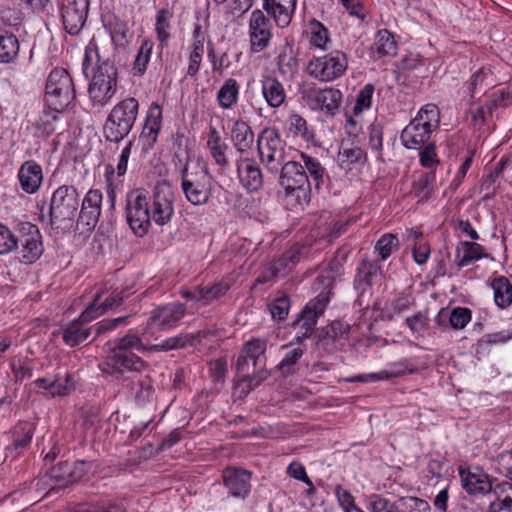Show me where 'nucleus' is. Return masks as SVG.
<instances>
[{"mask_svg": "<svg viewBox=\"0 0 512 512\" xmlns=\"http://www.w3.org/2000/svg\"><path fill=\"white\" fill-rule=\"evenodd\" d=\"M396 42L393 35L386 29L378 31L372 48L373 54L377 58L391 56L396 53Z\"/></svg>", "mask_w": 512, "mask_h": 512, "instance_id": "35", "label": "nucleus"}, {"mask_svg": "<svg viewBox=\"0 0 512 512\" xmlns=\"http://www.w3.org/2000/svg\"><path fill=\"white\" fill-rule=\"evenodd\" d=\"M18 178L21 188L26 193L33 194L38 191L42 183V168L35 161H26L19 169Z\"/></svg>", "mask_w": 512, "mask_h": 512, "instance_id": "25", "label": "nucleus"}, {"mask_svg": "<svg viewBox=\"0 0 512 512\" xmlns=\"http://www.w3.org/2000/svg\"><path fill=\"white\" fill-rule=\"evenodd\" d=\"M301 159L304 163V169L307 172L308 178H311V183H314L316 189H319L322 184H324V179L326 177L325 168L321 165V163L316 159L307 154L301 153Z\"/></svg>", "mask_w": 512, "mask_h": 512, "instance_id": "40", "label": "nucleus"}, {"mask_svg": "<svg viewBox=\"0 0 512 512\" xmlns=\"http://www.w3.org/2000/svg\"><path fill=\"white\" fill-rule=\"evenodd\" d=\"M173 213V193L170 186L165 183L158 184L153 192L151 219L163 226L171 220Z\"/></svg>", "mask_w": 512, "mask_h": 512, "instance_id": "17", "label": "nucleus"}, {"mask_svg": "<svg viewBox=\"0 0 512 512\" xmlns=\"http://www.w3.org/2000/svg\"><path fill=\"white\" fill-rule=\"evenodd\" d=\"M172 17L173 13L168 9H161L157 12L155 30L157 39L162 46L167 45L170 39L169 29L171 28Z\"/></svg>", "mask_w": 512, "mask_h": 512, "instance_id": "43", "label": "nucleus"}, {"mask_svg": "<svg viewBox=\"0 0 512 512\" xmlns=\"http://www.w3.org/2000/svg\"><path fill=\"white\" fill-rule=\"evenodd\" d=\"M139 102L133 97L117 103L108 114L103 126L106 141L119 143L129 135L136 122Z\"/></svg>", "mask_w": 512, "mask_h": 512, "instance_id": "5", "label": "nucleus"}, {"mask_svg": "<svg viewBox=\"0 0 512 512\" xmlns=\"http://www.w3.org/2000/svg\"><path fill=\"white\" fill-rule=\"evenodd\" d=\"M239 85L235 79L229 78L217 93L219 106L223 109L232 108L238 99Z\"/></svg>", "mask_w": 512, "mask_h": 512, "instance_id": "38", "label": "nucleus"}, {"mask_svg": "<svg viewBox=\"0 0 512 512\" xmlns=\"http://www.w3.org/2000/svg\"><path fill=\"white\" fill-rule=\"evenodd\" d=\"M303 349L300 347L293 348L289 350L281 362L277 365V368L283 374H290L293 371L294 365L299 361V359L303 356Z\"/></svg>", "mask_w": 512, "mask_h": 512, "instance_id": "57", "label": "nucleus"}, {"mask_svg": "<svg viewBox=\"0 0 512 512\" xmlns=\"http://www.w3.org/2000/svg\"><path fill=\"white\" fill-rule=\"evenodd\" d=\"M280 74L284 78H292L298 71V59L291 48L283 49L277 57Z\"/></svg>", "mask_w": 512, "mask_h": 512, "instance_id": "41", "label": "nucleus"}, {"mask_svg": "<svg viewBox=\"0 0 512 512\" xmlns=\"http://www.w3.org/2000/svg\"><path fill=\"white\" fill-rule=\"evenodd\" d=\"M378 271V265L372 261L363 260L359 264L354 278V288L359 292L358 302L360 306L364 304L365 295L371 294L372 281L377 277Z\"/></svg>", "mask_w": 512, "mask_h": 512, "instance_id": "24", "label": "nucleus"}, {"mask_svg": "<svg viewBox=\"0 0 512 512\" xmlns=\"http://www.w3.org/2000/svg\"><path fill=\"white\" fill-rule=\"evenodd\" d=\"M398 244L399 241L395 235L386 233L377 241L375 250L379 252L382 260H386Z\"/></svg>", "mask_w": 512, "mask_h": 512, "instance_id": "54", "label": "nucleus"}, {"mask_svg": "<svg viewBox=\"0 0 512 512\" xmlns=\"http://www.w3.org/2000/svg\"><path fill=\"white\" fill-rule=\"evenodd\" d=\"M435 181L436 176L434 171L423 173L418 179L413 181L411 193L419 202L427 201L434 193Z\"/></svg>", "mask_w": 512, "mask_h": 512, "instance_id": "32", "label": "nucleus"}, {"mask_svg": "<svg viewBox=\"0 0 512 512\" xmlns=\"http://www.w3.org/2000/svg\"><path fill=\"white\" fill-rule=\"evenodd\" d=\"M296 4L270 5L269 0H263V9L271 16L280 28L287 27L292 19Z\"/></svg>", "mask_w": 512, "mask_h": 512, "instance_id": "33", "label": "nucleus"}, {"mask_svg": "<svg viewBox=\"0 0 512 512\" xmlns=\"http://www.w3.org/2000/svg\"><path fill=\"white\" fill-rule=\"evenodd\" d=\"M484 248L475 242L462 241L459 243L455 260L459 267H465L483 257Z\"/></svg>", "mask_w": 512, "mask_h": 512, "instance_id": "29", "label": "nucleus"}, {"mask_svg": "<svg viewBox=\"0 0 512 512\" xmlns=\"http://www.w3.org/2000/svg\"><path fill=\"white\" fill-rule=\"evenodd\" d=\"M76 91L73 79L64 68L53 69L47 78L45 101L49 109L64 112L75 101Z\"/></svg>", "mask_w": 512, "mask_h": 512, "instance_id": "7", "label": "nucleus"}, {"mask_svg": "<svg viewBox=\"0 0 512 512\" xmlns=\"http://www.w3.org/2000/svg\"><path fill=\"white\" fill-rule=\"evenodd\" d=\"M280 186L291 206H302L309 202L311 182L303 165L297 161L287 160L279 169Z\"/></svg>", "mask_w": 512, "mask_h": 512, "instance_id": "6", "label": "nucleus"}, {"mask_svg": "<svg viewBox=\"0 0 512 512\" xmlns=\"http://www.w3.org/2000/svg\"><path fill=\"white\" fill-rule=\"evenodd\" d=\"M304 250V246H292L284 252L281 257L272 262L270 266L257 277L256 282L258 284H265L288 275L300 261Z\"/></svg>", "mask_w": 512, "mask_h": 512, "instance_id": "16", "label": "nucleus"}, {"mask_svg": "<svg viewBox=\"0 0 512 512\" xmlns=\"http://www.w3.org/2000/svg\"><path fill=\"white\" fill-rule=\"evenodd\" d=\"M285 147V142L276 128L267 127L258 136L257 149L260 161L273 175H276L281 165L287 161Z\"/></svg>", "mask_w": 512, "mask_h": 512, "instance_id": "10", "label": "nucleus"}, {"mask_svg": "<svg viewBox=\"0 0 512 512\" xmlns=\"http://www.w3.org/2000/svg\"><path fill=\"white\" fill-rule=\"evenodd\" d=\"M250 52L255 54L265 50L272 39V24L260 9L252 11L248 24Z\"/></svg>", "mask_w": 512, "mask_h": 512, "instance_id": "15", "label": "nucleus"}, {"mask_svg": "<svg viewBox=\"0 0 512 512\" xmlns=\"http://www.w3.org/2000/svg\"><path fill=\"white\" fill-rule=\"evenodd\" d=\"M348 67V59L344 52L334 50L323 56L314 57L307 66L308 74L323 82H330L341 77Z\"/></svg>", "mask_w": 512, "mask_h": 512, "instance_id": "11", "label": "nucleus"}, {"mask_svg": "<svg viewBox=\"0 0 512 512\" xmlns=\"http://www.w3.org/2000/svg\"><path fill=\"white\" fill-rule=\"evenodd\" d=\"M19 53L17 37L7 31H0V62H12Z\"/></svg>", "mask_w": 512, "mask_h": 512, "instance_id": "36", "label": "nucleus"}, {"mask_svg": "<svg viewBox=\"0 0 512 512\" xmlns=\"http://www.w3.org/2000/svg\"><path fill=\"white\" fill-rule=\"evenodd\" d=\"M104 357L98 364L100 371L115 380L128 381L126 387L137 405L144 406L155 399L153 380L149 374L136 379L137 374L148 371L149 365L136 352H144L142 339L127 333L123 337L108 341L104 347Z\"/></svg>", "mask_w": 512, "mask_h": 512, "instance_id": "1", "label": "nucleus"}, {"mask_svg": "<svg viewBox=\"0 0 512 512\" xmlns=\"http://www.w3.org/2000/svg\"><path fill=\"white\" fill-rule=\"evenodd\" d=\"M79 194L72 185L59 186L52 194L49 206L50 224L57 228L72 226L79 208Z\"/></svg>", "mask_w": 512, "mask_h": 512, "instance_id": "8", "label": "nucleus"}, {"mask_svg": "<svg viewBox=\"0 0 512 512\" xmlns=\"http://www.w3.org/2000/svg\"><path fill=\"white\" fill-rule=\"evenodd\" d=\"M269 311L274 320L282 321L288 315L290 299L286 295L276 297L269 305Z\"/></svg>", "mask_w": 512, "mask_h": 512, "instance_id": "52", "label": "nucleus"}, {"mask_svg": "<svg viewBox=\"0 0 512 512\" xmlns=\"http://www.w3.org/2000/svg\"><path fill=\"white\" fill-rule=\"evenodd\" d=\"M231 141L239 153H245L253 145V130L245 121L237 120L231 130Z\"/></svg>", "mask_w": 512, "mask_h": 512, "instance_id": "27", "label": "nucleus"}, {"mask_svg": "<svg viewBox=\"0 0 512 512\" xmlns=\"http://www.w3.org/2000/svg\"><path fill=\"white\" fill-rule=\"evenodd\" d=\"M153 46L154 44L150 40H144L142 42L132 67L134 76H142L146 72Z\"/></svg>", "mask_w": 512, "mask_h": 512, "instance_id": "44", "label": "nucleus"}, {"mask_svg": "<svg viewBox=\"0 0 512 512\" xmlns=\"http://www.w3.org/2000/svg\"><path fill=\"white\" fill-rule=\"evenodd\" d=\"M342 270V265L337 260H333L329 263L328 267L317 276L314 286L316 290L321 291L314 299L306 304L293 323L294 327H299L302 338H307L313 333L319 317L323 315L330 301L335 279L342 274Z\"/></svg>", "mask_w": 512, "mask_h": 512, "instance_id": "3", "label": "nucleus"}, {"mask_svg": "<svg viewBox=\"0 0 512 512\" xmlns=\"http://www.w3.org/2000/svg\"><path fill=\"white\" fill-rule=\"evenodd\" d=\"M471 320V311L468 308L457 307L449 315V324L455 329H463Z\"/></svg>", "mask_w": 512, "mask_h": 512, "instance_id": "58", "label": "nucleus"}, {"mask_svg": "<svg viewBox=\"0 0 512 512\" xmlns=\"http://www.w3.org/2000/svg\"><path fill=\"white\" fill-rule=\"evenodd\" d=\"M433 130L412 121L403 129L401 141L408 149H421L428 142Z\"/></svg>", "mask_w": 512, "mask_h": 512, "instance_id": "26", "label": "nucleus"}, {"mask_svg": "<svg viewBox=\"0 0 512 512\" xmlns=\"http://www.w3.org/2000/svg\"><path fill=\"white\" fill-rule=\"evenodd\" d=\"M126 218L137 236H144L150 227L151 214L149 202L143 191L131 192L127 197Z\"/></svg>", "mask_w": 512, "mask_h": 512, "instance_id": "12", "label": "nucleus"}, {"mask_svg": "<svg viewBox=\"0 0 512 512\" xmlns=\"http://www.w3.org/2000/svg\"><path fill=\"white\" fill-rule=\"evenodd\" d=\"M405 370H381L377 373L359 374L349 378V382H376L403 376Z\"/></svg>", "mask_w": 512, "mask_h": 512, "instance_id": "51", "label": "nucleus"}, {"mask_svg": "<svg viewBox=\"0 0 512 512\" xmlns=\"http://www.w3.org/2000/svg\"><path fill=\"white\" fill-rule=\"evenodd\" d=\"M302 98L315 110H321L328 116H334L342 101V93L334 88H318L306 86L302 90Z\"/></svg>", "mask_w": 512, "mask_h": 512, "instance_id": "14", "label": "nucleus"}, {"mask_svg": "<svg viewBox=\"0 0 512 512\" xmlns=\"http://www.w3.org/2000/svg\"><path fill=\"white\" fill-rule=\"evenodd\" d=\"M288 133L297 137H305L307 133L306 120L299 114H291L286 121Z\"/></svg>", "mask_w": 512, "mask_h": 512, "instance_id": "61", "label": "nucleus"}, {"mask_svg": "<svg viewBox=\"0 0 512 512\" xmlns=\"http://www.w3.org/2000/svg\"><path fill=\"white\" fill-rule=\"evenodd\" d=\"M374 93V86L372 84H366L357 94L356 103L353 108L354 114H359L363 110L371 107L372 96Z\"/></svg>", "mask_w": 512, "mask_h": 512, "instance_id": "56", "label": "nucleus"}, {"mask_svg": "<svg viewBox=\"0 0 512 512\" xmlns=\"http://www.w3.org/2000/svg\"><path fill=\"white\" fill-rule=\"evenodd\" d=\"M366 160L365 151L358 146H342L338 153V163L341 169L351 170L352 165L356 163H364Z\"/></svg>", "mask_w": 512, "mask_h": 512, "instance_id": "37", "label": "nucleus"}, {"mask_svg": "<svg viewBox=\"0 0 512 512\" xmlns=\"http://www.w3.org/2000/svg\"><path fill=\"white\" fill-rule=\"evenodd\" d=\"M419 150L420 164L423 167L432 168L439 163L434 142H430L425 146L423 145Z\"/></svg>", "mask_w": 512, "mask_h": 512, "instance_id": "62", "label": "nucleus"}, {"mask_svg": "<svg viewBox=\"0 0 512 512\" xmlns=\"http://www.w3.org/2000/svg\"><path fill=\"white\" fill-rule=\"evenodd\" d=\"M236 166L239 181L245 189L254 192L262 187L263 175L253 159L240 158Z\"/></svg>", "mask_w": 512, "mask_h": 512, "instance_id": "23", "label": "nucleus"}, {"mask_svg": "<svg viewBox=\"0 0 512 512\" xmlns=\"http://www.w3.org/2000/svg\"><path fill=\"white\" fill-rule=\"evenodd\" d=\"M186 313V306L172 302L158 306L151 312L148 324L159 330H168L178 325Z\"/></svg>", "mask_w": 512, "mask_h": 512, "instance_id": "18", "label": "nucleus"}, {"mask_svg": "<svg viewBox=\"0 0 512 512\" xmlns=\"http://www.w3.org/2000/svg\"><path fill=\"white\" fill-rule=\"evenodd\" d=\"M498 469L512 483V450L504 451L498 456Z\"/></svg>", "mask_w": 512, "mask_h": 512, "instance_id": "64", "label": "nucleus"}, {"mask_svg": "<svg viewBox=\"0 0 512 512\" xmlns=\"http://www.w3.org/2000/svg\"><path fill=\"white\" fill-rule=\"evenodd\" d=\"M94 60L96 67L88 87V94L93 105L103 107L110 102L116 92L118 70L110 53L90 43L85 49L83 68H87Z\"/></svg>", "mask_w": 512, "mask_h": 512, "instance_id": "2", "label": "nucleus"}, {"mask_svg": "<svg viewBox=\"0 0 512 512\" xmlns=\"http://www.w3.org/2000/svg\"><path fill=\"white\" fill-rule=\"evenodd\" d=\"M230 286L226 282H218L212 286H199V297L201 298V305L205 306L217 300L226 294Z\"/></svg>", "mask_w": 512, "mask_h": 512, "instance_id": "46", "label": "nucleus"}, {"mask_svg": "<svg viewBox=\"0 0 512 512\" xmlns=\"http://www.w3.org/2000/svg\"><path fill=\"white\" fill-rule=\"evenodd\" d=\"M494 292V302L501 308L505 309L512 304V283L505 276L495 277L491 282Z\"/></svg>", "mask_w": 512, "mask_h": 512, "instance_id": "30", "label": "nucleus"}, {"mask_svg": "<svg viewBox=\"0 0 512 512\" xmlns=\"http://www.w3.org/2000/svg\"><path fill=\"white\" fill-rule=\"evenodd\" d=\"M100 299V294L97 293L93 299V301L86 307V309L80 314L77 320L81 321L83 324H87L88 322L98 318L99 316L105 313L104 308L101 304H98Z\"/></svg>", "mask_w": 512, "mask_h": 512, "instance_id": "60", "label": "nucleus"}, {"mask_svg": "<svg viewBox=\"0 0 512 512\" xmlns=\"http://www.w3.org/2000/svg\"><path fill=\"white\" fill-rule=\"evenodd\" d=\"M49 477L55 481V485L50 488L47 495L55 489L65 488L70 485V463H59L49 471Z\"/></svg>", "mask_w": 512, "mask_h": 512, "instance_id": "45", "label": "nucleus"}, {"mask_svg": "<svg viewBox=\"0 0 512 512\" xmlns=\"http://www.w3.org/2000/svg\"><path fill=\"white\" fill-rule=\"evenodd\" d=\"M42 236L39 228L30 222H21L12 232L0 223V255L16 252L20 262L32 264L43 254Z\"/></svg>", "mask_w": 512, "mask_h": 512, "instance_id": "4", "label": "nucleus"}, {"mask_svg": "<svg viewBox=\"0 0 512 512\" xmlns=\"http://www.w3.org/2000/svg\"><path fill=\"white\" fill-rule=\"evenodd\" d=\"M489 75H492L489 69L481 68L471 76L467 87L472 98L475 97L478 90L485 91L491 86V83L487 82Z\"/></svg>", "mask_w": 512, "mask_h": 512, "instance_id": "49", "label": "nucleus"}, {"mask_svg": "<svg viewBox=\"0 0 512 512\" xmlns=\"http://www.w3.org/2000/svg\"><path fill=\"white\" fill-rule=\"evenodd\" d=\"M412 122L425 126L431 130H435L439 126L440 122V112L438 107L435 104H426L419 110Z\"/></svg>", "mask_w": 512, "mask_h": 512, "instance_id": "42", "label": "nucleus"}, {"mask_svg": "<svg viewBox=\"0 0 512 512\" xmlns=\"http://www.w3.org/2000/svg\"><path fill=\"white\" fill-rule=\"evenodd\" d=\"M349 330L350 326L348 324L339 320L332 321L329 325L321 330L318 344L323 347H328L335 341L346 337L349 333Z\"/></svg>", "mask_w": 512, "mask_h": 512, "instance_id": "31", "label": "nucleus"}, {"mask_svg": "<svg viewBox=\"0 0 512 512\" xmlns=\"http://www.w3.org/2000/svg\"><path fill=\"white\" fill-rule=\"evenodd\" d=\"M34 425L30 422H20L14 429V440L13 444L15 448L26 447L33 436Z\"/></svg>", "mask_w": 512, "mask_h": 512, "instance_id": "50", "label": "nucleus"}, {"mask_svg": "<svg viewBox=\"0 0 512 512\" xmlns=\"http://www.w3.org/2000/svg\"><path fill=\"white\" fill-rule=\"evenodd\" d=\"M335 493L344 512H363L355 505L354 497L348 490L343 489L341 486H337Z\"/></svg>", "mask_w": 512, "mask_h": 512, "instance_id": "63", "label": "nucleus"}, {"mask_svg": "<svg viewBox=\"0 0 512 512\" xmlns=\"http://www.w3.org/2000/svg\"><path fill=\"white\" fill-rule=\"evenodd\" d=\"M65 31L74 36L83 29L89 11V0H56Z\"/></svg>", "mask_w": 512, "mask_h": 512, "instance_id": "13", "label": "nucleus"}, {"mask_svg": "<svg viewBox=\"0 0 512 512\" xmlns=\"http://www.w3.org/2000/svg\"><path fill=\"white\" fill-rule=\"evenodd\" d=\"M90 333L91 328L86 327L85 324L76 319L64 329L63 340L68 346L75 347L87 340Z\"/></svg>", "mask_w": 512, "mask_h": 512, "instance_id": "34", "label": "nucleus"}, {"mask_svg": "<svg viewBox=\"0 0 512 512\" xmlns=\"http://www.w3.org/2000/svg\"><path fill=\"white\" fill-rule=\"evenodd\" d=\"M412 303L413 300L409 295L401 294L386 303L385 307L381 309V318L392 321L396 314L406 311Z\"/></svg>", "mask_w": 512, "mask_h": 512, "instance_id": "39", "label": "nucleus"}, {"mask_svg": "<svg viewBox=\"0 0 512 512\" xmlns=\"http://www.w3.org/2000/svg\"><path fill=\"white\" fill-rule=\"evenodd\" d=\"M224 487L228 495L244 500L251 491V472L236 468L227 467L222 473Z\"/></svg>", "mask_w": 512, "mask_h": 512, "instance_id": "19", "label": "nucleus"}, {"mask_svg": "<svg viewBox=\"0 0 512 512\" xmlns=\"http://www.w3.org/2000/svg\"><path fill=\"white\" fill-rule=\"evenodd\" d=\"M59 113L51 109L43 110L37 121V127L47 136L51 135L56 130L55 122L59 119Z\"/></svg>", "mask_w": 512, "mask_h": 512, "instance_id": "55", "label": "nucleus"}, {"mask_svg": "<svg viewBox=\"0 0 512 512\" xmlns=\"http://www.w3.org/2000/svg\"><path fill=\"white\" fill-rule=\"evenodd\" d=\"M262 94L272 108L280 107L286 99L284 87L275 77H266L262 81Z\"/></svg>", "mask_w": 512, "mask_h": 512, "instance_id": "28", "label": "nucleus"}, {"mask_svg": "<svg viewBox=\"0 0 512 512\" xmlns=\"http://www.w3.org/2000/svg\"><path fill=\"white\" fill-rule=\"evenodd\" d=\"M268 376L269 372L267 370L259 369L253 375H245L239 379L237 382V388H241V392L247 395L259 386Z\"/></svg>", "mask_w": 512, "mask_h": 512, "instance_id": "48", "label": "nucleus"}, {"mask_svg": "<svg viewBox=\"0 0 512 512\" xmlns=\"http://www.w3.org/2000/svg\"><path fill=\"white\" fill-rule=\"evenodd\" d=\"M146 129L161 131L162 128V108L157 103H152L147 111L144 126Z\"/></svg>", "mask_w": 512, "mask_h": 512, "instance_id": "59", "label": "nucleus"}, {"mask_svg": "<svg viewBox=\"0 0 512 512\" xmlns=\"http://www.w3.org/2000/svg\"><path fill=\"white\" fill-rule=\"evenodd\" d=\"M195 343V336L189 334H179L163 340L161 343L154 346L157 351H169L174 349H181L188 345L192 346Z\"/></svg>", "mask_w": 512, "mask_h": 512, "instance_id": "47", "label": "nucleus"}, {"mask_svg": "<svg viewBox=\"0 0 512 512\" xmlns=\"http://www.w3.org/2000/svg\"><path fill=\"white\" fill-rule=\"evenodd\" d=\"M405 322L413 335L420 336L426 331L429 318L426 312L419 311L414 315L407 317Z\"/></svg>", "mask_w": 512, "mask_h": 512, "instance_id": "53", "label": "nucleus"}, {"mask_svg": "<svg viewBox=\"0 0 512 512\" xmlns=\"http://www.w3.org/2000/svg\"><path fill=\"white\" fill-rule=\"evenodd\" d=\"M461 485L463 489L470 495H484L492 490V483L483 470L474 467L465 468L458 467Z\"/></svg>", "mask_w": 512, "mask_h": 512, "instance_id": "20", "label": "nucleus"}, {"mask_svg": "<svg viewBox=\"0 0 512 512\" xmlns=\"http://www.w3.org/2000/svg\"><path fill=\"white\" fill-rule=\"evenodd\" d=\"M102 193L99 190H89L82 200L77 222L86 226L87 230L95 227L101 213Z\"/></svg>", "mask_w": 512, "mask_h": 512, "instance_id": "22", "label": "nucleus"}, {"mask_svg": "<svg viewBox=\"0 0 512 512\" xmlns=\"http://www.w3.org/2000/svg\"><path fill=\"white\" fill-rule=\"evenodd\" d=\"M267 349V340L261 338H252L247 341L242 349L241 353L238 356L236 362V368L239 372L248 371V363L252 361L253 366L257 367L265 365V352Z\"/></svg>", "mask_w": 512, "mask_h": 512, "instance_id": "21", "label": "nucleus"}, {"mask_svg": "<svg viewBox=\"0 0 512 512\" xmlns=\"http://www.w3.org/2000/svg\"><path fill=\"white\" fill-rule=\"evenodd\" d=\"M181 189L192 205L207 204L212 192V180L207 169L198 164L195 170H190L187 163L181 170Z\"/></svg>", "mask_w": 512, "mask_h": 512, "instance_id": "9", "label": "nucleus"}]
</instances>
